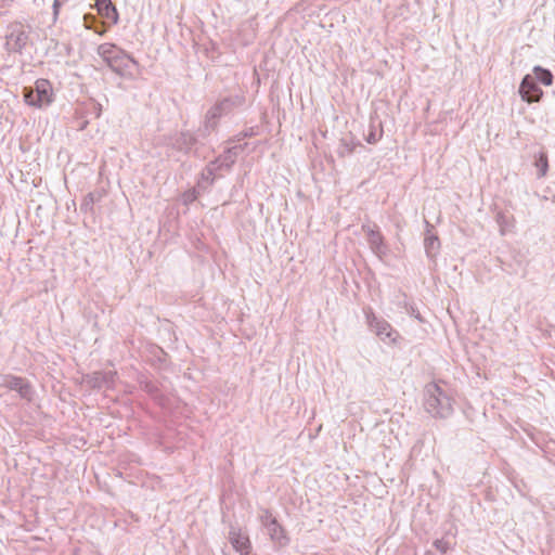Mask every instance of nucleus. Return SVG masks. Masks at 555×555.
Wrapping results in <instances>:
<instances>
[{
  "label": "nucleus",
  "instance_id": "f257e3e1",
  "mask_svg": "<svg viewBox=\"0 0 555 555\" xmlns=\"http://www.w3.org/2000/svg\"><path fill=\"white\" fill-rule=\"evenodd\" d=\"M424 408L434 417L447 418L453 413L452 398L438 384L426 385Z\"/></svg>",
  "mask_w": 555,
  "mask_h": 555
},
{
  "label": "nucleus",
  "instance_id": "f03ea898",
  "mask_svg": "<svg viewBox=\"0 0 555 555\" xmlns=\"http://www.w3.org/2000/svg\"><path fill=\"white\" fill-rule=\"evenodd\" d=\"M98 54L109 68L120 76H130L131 66H138V62L114 43H102L98 48Z\"/></svg>",
  "mask_w": 555,
  "mask_h": 555
},
{
  "label": "nucleus",
  "instance_id": "7ed1b4c3",
  "mask_svg": "<svg viewBox=\"0 0 555 555\" xmlns=\"http://www.w3.org/2000/svg\"><path fill=\"white\" fill-rule=\"evenodd\" d=\"M244 103L245 96L243 94L224 98L208 111L206 115L205 129L207 131L214 130L219 117L229 114L234 108L242 106Z\"/></svg>",
  "mask_w": 555,
  "mask_h": 555
},
{
  "label": "nucleus",
  "instance_id": "20e7f679",
  "mask_svg": "<svg viewBox=\"0 0 555 555\" xmlns=\"http://www.w3.org/2000/svg\"><path fill=\"white\" fill-rule=\"evenodd\" d=\"M25 102L35 107H43L52 103L53 92L51 83L47 79H39L36 81L35 88H24Z\"/></svg>",
  "mask_w": 555,
  "mask_h": 555
},
{
  "label": "nucleus",
  "instance_id": "39448f33",
  "mask_svg": "<svg viewBox=\"0 0 555 555\" xmlns=\"http://www.w3.org/2000/svg\"><path fill=\"white\" fill-rule=\"evenodd\" d=\"M29 42V33L22 23L15 22L8 26L5 49L8 52L22 53Z\"/></svg>",
  "mask_w": 555,
  "mask_h": 555
},
{
  "label": "nucleus",
  "instance_id": "423d86ee",
  "mask_svg": "<svg viewBox=\"0 0 555 555\" xmlns=\"http://www.w3.org/2000/svg\"><path fill=\"white\" fill-rule=\"evenodd\" d=\"M364 314L369 327L376 334V336H378L384 341L387 339L392 343L396 341L398 333L385 319L378 318L373 312L372 308H365Z\"/></svg>",
  "mask_w": 555,
  "mask_h": 555
},
{
  "label": "nucleus",
  "instance_id": "0eeeda50",
  "mask_svg": "<svg viewBox=\"0 0 555 555\" xmlns=\"http://www.w3.org/2000/svg\"><path fill=\"white\" fill-rule=\"evenodd\" d=\"M1 386L18 392L20 397L28 402L34 398V389L25 378L14 375H5L2 378Z\"/></svg>",
  "mask_w": 555,
  "mask_h": 555
},
{
  "label": "nucleus",
  "instance_id": "6e6552de",
  "mask_svg": "<svg viewBox=\"0 0 555 555\" xmlns=\"http://www.w3.org/2000/svg\"><path fill=\"white\" fill-rule=\"evenodd\" d=\"M117 379L116 371H98L91 374H88L85 377V383L93 389H111L114 387L115 382Z\"/></svg>",
  "mask_w": 555,
  "mask_h": 555
},
{
  "label": "nucleus",
  "instance_id": "1a4fd4ad",
  "mask_svg": "<svg viewBox=\"0 0 555 555\" xmlns=\"http://www.w3.org/2000/svg\"><path fill=\"white\" fill-rule=\"evenodd\" d=\"M196 142L197 139L194 134L189 131H180L169 137L166 144L178 152L189 154Z\"/></svg>",
  "mask_w": 555,
  "mask_h": 555
},
{
  "label": "nucleus",
  "instance_id": "9d476101",
  "mask_svg": "<svg viewBox=\"0 0 555 555\" xmlns=\"http://www.w3.org/2000/svg\"><path fill=\"white\" fill-rule=\"evenodd\" d=\"M362 231L366 235V241L372 251L379 258H382V256L386 254L387 248L384 243V237L378 230V227L376 224H362Z\"/></svg>",
  "mask_w": 555,
  "mask_h": 555
},
{
  "label": "nucleus",
  "instance_id": "9b49d317",
  "mask_svg": "<svg viewBox=\"0 0 555 555\" xmlns=\"http://www.w3.org/2000/svg\"><path fill=\"white\" fill-rule=\"evenodd\" d=\"M519 94L524 101L532 103L540 101L543 91L537 85L532 76L526 75L520 82Z\"/></svg>",
  "mask_w": 555,
  "mask_h": 555
},
{
  "label": "nucleus",
  "instance_id": "f8f14e48",
  "mask_svg": "<svg viewBox=\"0 0 555 555\" xmlns=\"http://www.w3.org/2000/svg\"><path fill=\"white\" fill-rule=\"evenodd\" d=\"M229 540L236 552H240L242 555H248L251 546L250 541L240 529L232 527L229 531Z\"/></svg>",
  "mask_w": 555,
  "mask_h": 555
},
{
  "label": "nucleus",
  "instance_id": "ddd939ff",
  "mask_svg": "<svg viewBox=\"0 0 555 555\" xmlns=\"http://www.w3.org/2000/svg\"><path fill=\"white\" fill-rule=\"evenodd\" d=\"M425 223L427 227V231L426 236L424 238V248L427 257L434 260L437 254L439 253L440 241L437 235L431 233L430 229L433 228V225L428 221H425Z\"/></svg>",
  "mask_w": 555,
  "mask_h": 555
},
{
  "label": "nucleus",
  "instance_id": "4468645a",
  "mask_svg": "<svg viewBox=\"0 0 555 555\" xmlns=\"http://www.w3.org/2000/svg\"><path fill=\"white\" fill-rule=\"evenodd\" d=\"M267 531L268 534L270 535L271 541L279 547H284L289 543V538L287 537L285 529L281 526L279 521H271V526L267 528Z\"/></svg>",
  "mask_w": 555,
  "mask_h": 555
},
{
  "label": "nucleus",
  "instance_id": "2eb2a0df",
  "mask_svg": "<svg viewBox=\"0 0 555 555\" xmlns=\"http://www.w3.org/2000/svg\"><path fill=\"white\" fill-rule=\"evenodd\" d=\"M241 151H243L242 145L229 147L227 151H224L222 155H220L214 162H216V166L219 167V169H230L232 165L236 162L237 155Z\"/></svg>",
  "mask_w": 555,
  "mask_h": 555
},
{
  "label": "nucleus",
  "instance_id": "dca6fc26",
  "mask_svg": "<svg viewBox=\"0 0 555 555\" xmlns=\"http://www.w3.org/2000/svg\"><path fill=\"white\" fill-rule=\"evenodd\" d=\"M95 8L101 16L109 20L113 24H117L118 12L111 0H95Z\"/></svg>",
  "mask_w": 555,
  "mask_h": 555
},
{
  "label": "nucleus",
  "instance_id": "f3484780",
  "mask_svg": "<svg viewBox=\"0 0 555 555\" xmlns=\"http://www.w3.org/2000/svg\"><path fill=\"white\" fill-rule=\"evenodd\" d=\"M219 170V167L216 166V162H210L205 169L202 171L201 180L197 184L201 189H207L212 185L215 181V175Z\"/></svg>",
  "mask_w": 555,
  "mask_h": 555
},
{
  "label": "nucleus",
  "instance_id": "a211bd4d",
  "mask_svg": "<svg viewBox=\"0 0 555 555\" xmlns=\"http://www.w3.org/2000/svg\"><path fill=\"white\" fill-rule=\"evenodd\" d=\"M533 166L537 168V177L544 178L548 171V157L544 150H540L533 155Z\"/></svg>",
  "mask_w": 555,
  "mask_h": 555
},
{
  "label": "nucleus",
  "instance_id": "6ab92c4d",
  "mask_svg": "<svg viewBox=\"0 0 555 555\" xmlns=\"http://www.w3.org/2000/svg\"><path fill=\"white\" fill-rule=\"evenodd\" d=\"M383 126L380 121L371 119L369 125V132L365 134V141L370 144L377 143L383 137Z\"/></svg>",
  "mask_w": 555,
  "mask_h": 555
},
{
  "label": "nucleus",
  "instance_id": "aec40b11",
  "mask_svg": "<svg viewBox=\"0 0 555 555\" xmlns=\"http://www.w3.org/2000/svg\"><path fill=\"white\" fill-rule=\"evenodd\" d=\"M533 73L535 78L544 86H551L553 83V74L551 70L541 66H534Z\"/></svg>",
  "mask_w": 555,
  "mask_h": 555
},
{
  "label": "nucleus",
  "instance_id": "412c9836",
  "mask_svg": "<svg viewBox=\"0 0 555 555\" xmlns=\"http://www.w3.org/2000/svg\"><path fill=\"white\" fill-rule=\"evenodd\" d=\"M357 145H360L359 143H354L353 139L348 140L347 138H344L340 140V145L338 149V154L340 156H347L354 152V149Z\"/></svg>",
  "mask_w": 555,
  "mask_h": 555
},
{
  "label": "nucleus",
  "instance_id": "4be33fe9",
  "mask_svg": "<svg viewBox=\"0 0 555 555\" xmlns=\"http://www.w3.org/2000/svg\"><path fill=\"white\" fill-rule=\"evenodd\" d=\"M513 217L507 216L504 212H498L496 222L500 225V230L502 234H505L507 229L513 225L512 223Z\"/></svg>",
  "mask_w": 555,
  "mask_h": 555
},
{
  "label": "nucleus",
  "instance_id": "5701e85b",
  "mask_svg": "<svg viewBox=\"0 0 555 555\" xmlns=\"http://www.w3.org/2000/svg\"><path fill=\"white\" fill-rule=\"evenodd\" d=\"M260 521L261 525L267 529L271 526V521L275 522L278 519L272 515V513L269 509H263L260 515Z\"/></svg>",
  "mask_w": 555,
  "mask_h": 555
},
{
  "label": "nucleus",
  "instance_id": "b1692460",
  "mask_svg": "<svg viewBox=\"0 0 555 555\" xmlns=\"http://www.w3.org/2000/svg\"><path fill=\"white\" fill-rule=\"evenodd\" d=\"M404 308H405L406 313H409L411 317L415 318L420 322H424L421 313L418 312V310L415 308V306L413 304L405 301Z\"/></svg>",
  "mask_w": 555,
  "mask_h": 555
},
{
  "label": "nucleus",
  "instance_id": "393cba45",
  "mask_svg": "<svg viewBox=\"0 0 555 555\" xmlns=\"http://www.w3.org/2000/svg\"><path fill=\"white\" fill-rule=\"evenodd\" d=\"M435 547L441 553H447L450 550V543L444 539H438L434 542Z\"/></svg>",
  "mask_w": 555,
  "mask_h": 555
},
{
  "label": "nucleus",
  "instance_id": "a878e982",
  "mask_svg": "<svg viewBox=\"0 0 555 555\" xmlns=\"http://www.w3.org/2000/svg\"><path fill=\"white\" fill-rule=\"evenodd\" d=\"M141 387L150 395H156L158 390L157 386L150 380L141 382Z\"/></svg>",
  "mask_w": 555,
  "mask_h": 555
},
{
  "label": "nucleus",
  "instance_id": "bb28decb",
  "mask_svg": "<svg viewBox=\"0 0 555 555\" xmlns=\"http://www.w3.org/2000/svg\"><path fill=\"white\" fill-rule=\"evenodd\" d=\"M94 109H95V116L100 117L101 116V112H102L101 105L100 104L94 105Z\"/></svg>",
  "mask_w": 555,
  "mask_h": 555
},
{
  "label": "nucleus",
  "instance_id": "cd10ccee",
  "mask_svg": "<svg viewBox=\"0 0 555 555\" xmlns=\"http://www.w3.org/2000/svg\"><path fill=\"white\" fill-rule=\"evenodd\" d=\"M195 193V190H193L192 193L188 195L186 201H194L196 198Z\"/></svg>",
  "mask_w": 555,
  "mask_h": 555
},
{
  "label": "nucleus",
  "instance_id": "c85d7f7f",
  "mask_svg": "<svg viewBox=\"0 0 555 555\" xmlns=\"http://www.w3.org/2000/svg\"><path fill=\"white\" fill-rule=\"evenodd\" d=\"M87 125H88V121H83V122L80 125L79 130H83V129H86Z\"/></svg>",
  "mask_w": 555,
  "mask_h": 555
},
{
  "label": "nucleus",
  "instance_id": "c756f323",
  "mask_svg": "<svg viewBox=\"0 0 555 555\" xmlns=\"http://www.w3.org/2000/svg\"><path fill=\"white\" fill-rule=\"evenodd\" d=\"M88 197H89V201L86 203V205H89L90 203H93L92 194H89Z\"/></svg>",
  "mask_w": 555,
  "mask_h": 555
}]
</instances>
